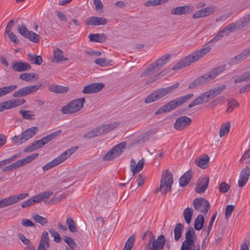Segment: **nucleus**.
Masks as SVG:
<instances>
[{"instance_id": "f257e3e1", "label": "nucleus", "mask_w": 250, "mask_h": 250, "mask_svg": "<svg viewBox=\"0 0 250 250\" xmlns=\"http://www.w3.org/2000/svg\"><path fill=\"white\" fill-rule=\"evenodd\" d=\"M211 49V48L210 46H206L195 51L175 64L172 68V70L180 69L189 65L192 62L198 61L200 58L206 55L210 51Z\"/></svg>"}, {"instance_id": "f03ea898", "label": "nucleus", "mask_w": 250, "mask_h": 250, "mask_svg": "<svg viewBox=\"0 0 250 250\" xmlns=\"http://www.w3.org/2000/svg\"><path fill=\"white\" fill-rule=\"evenodd\" d=\"M197 236L193 228L190 227L185 234V240L182 242L180 250H201L199 245L195 246Z\"/></svg>"}, {"instance_id": "7ed1b4c3", "label": "nucleus", "mask_w": 250, "mask_h": 250, "mask_svg": "<svg viewBox=\"0 0 250 250\" xmlns=\"http://www.w3.org/2000/svg\"><path fill=\"white\" fill-rule=\"evenodd\" d=\"M180 83H177L166 88H160L146 96L145 102L149 104L158 100L169 94L178 87Z\"/></svg>"}, {"instance_id": "20e7f679", "label": "nucleus", "mask_w": 250, "mask_h": 250, "mask_svg": "<svg viewBox=\"0 0 250 250\" xmlns=\"http://www.w3.org/2000/svg\"><path fill=\"white\" fill-rule=\"evenodd\" d=\"M173 182V176L172 174L169 172L168 170H165L162 176L159 188L161 193L166 195L167 192L169 191L171 189V185Z\"/></svg>"}, {"instance_id": "39448f33", "label": "nucleus", "mask_w": 250, "mask_h": 250, "mask_svg": "<svg viewBox=\"0 0 250 250\" xmlns=\"http://www.w3.org/2000/svg\"><path fill=\"white\" fill-rule=\"evenodd\" d=\"M38 131L37 126H32L26 129L20 135L15 136L12 138V141L17 145H21L25 141L33 137Z\"/></svg>"}, {"instance_id": "423d86ee", "label": "nucleus", "mask_w": 250, "mask_h": 250, "mask_svg": "<svg viewBox=\"0 0 250 250\" xmlns=\"http://www.w3.org/2000/svg\"><path fill=\"white\" fill-rule=\"evenodd\" d=\"M127 143L121 142L114 146L110 150L108 151L103 157L104 161H110L119 156L125 150Z\"/></svg>"}, {"instance_id": "0eeeda50", "label": "nucleus", "mask_w": 250, "mask_h": 250, "mask_svg": "<svg viewBox=\"0 0 250 250\" xmlns=\"http://www.w3.org/2000/svg\"><path fill=\"white\" fill-rule=\"evenodd\" d=\"M193 97L192 93L177 98L162 106L159 109H174L188 102Z\"/></svg>"}, {"instance_id": "6e6552de", "label": "nucleus", "mask_w": 250, "mask_h": 250, "mask_svg": "<svg viewBox=\"0 0 250 250\" xmlns=\"http://www.w3.org/2000/svg\"><path fill=\"white\" fill-rule=\"evenodd\" d=\"M42 86V83H37L33 85L26 86L15 91L13 96L15 98L24 97L36 92Z\"/></svg>"}, {"instance_id": "1a4fd4ad", "label": "nucleus", "mask_w": 250, "mask_h": 250, "mask_svg": "<svg viewBox=\"0 0 250 250\" xmlns=\"http://www.w3.org/2000/svg\"><path fill=\"white\" fill-rule=\"evenodd\" d=\"M18 31L22 36L28 39L31 42L38 43L40 41V35L32 31L28 30L23 25H18Z\"/></svg>"}, {"instance_id": "9d476101", "label": "nucleus", "mask_w": 250, "mask_h": 250, "mask_svg": "<svg viewBox=\"0 0 250 250\" xmlns=\"http://www.w3.org/2000/svg\"><path fill=\"white\" fill-rule=\"evenodd\" d=\"M193 206L196 210L200 211L205 215L210 208L208 201L203 198H196L193 201Z\"/></svg>"}, {"instance_id": "9b49d317", "label": "nucleus", "mask_w": 250, "mask_h": 250, "mask_svg": "<svg viewBox=\"0 0 250 250\" xmlns=\"http://www.w3.org/2000/svg\"><path fill=\"white\" fill-rule=\"evenodd\" d=\"M191 122V119L188 117L181 116L176 120L173 126L176 130L181 131L190 125Z\"/></svg>"}, {"instance_id": "f8f14e48", "label": "nucleus", "mask_w": 250, "mask_h": 250, "mask_svg": "<svg viewBox=\"0 0 250 250\" xmlns=\"http://www.w3.org/2000/svg\"><path fill=\"white\" fill-rule=\"evenodd\" d=\"M25 101L23 99H15L4 101L0 104V109H9L23 104Z\"/></svg>"}, {"instance_id": "ddd939ff", "label": "nucleus", "mask_w": 250, "mask_h": 250, "mask_svg": "<svg viewBox=\"0 0 250 250\" xmlns=\"http://www.w3.org/2000/svg\"><path fill=\"white\" fill-rule=\"evenodd\" d=\"M84 103V98L74 99L63 106L62 109H81Z\"/></svg>"}, {"instance_id": "4468645a", "label": "nucleus", "mask_w": 250, "mask_h": 250, "mask_svg": "<svg viewBox=\"0 0 250 250\" xmlns=\"http://www.w3.org/2000/svg\"><path fill=\"white\" fill-rule=\"evenodd\" d=\"M104 85L103 83H91L85 86L82 91L83 94H92L100 91Z\"/></svg>"}, {"instance_id": "2eb2a0df", "label": "nucleus", "mask_w": 250, "mask_h": 250, "mask_svg": "<svg viewBox=\"0 0 250 250\" xmlns=\"http://www.w3.org/2000/svg\"><path fill=\"white\" fill-rule=\"evenodd\" d=\"M211 80L210 78L208 77L207 73L201 76L196 79L193 82L191 83L188 88L190 89H193L199 87L203 84L209 83Z\"/></svg>"}, {"instance_id": "dca6fc26", "label": "nucleus", "mask_w": 250, "mask_h": 250, "mask_svg": "<svg viewBox=\"0 0 250 250\" xmlns=\"http://www.w3.org/2000/svg\"><path fill=\"white\" fill-rule=\"evenodd\" d=\"M85 24L87 25H105L107 23V20L105 18L99 17H91L86 19L84 21Z\"/></svg>"}, {"instance_id": "f3484780", "label": "nucleus", "mask_w": 250, "mask_h": 250, "mask_svg": "<svg viewBox=\"0 0 250 250\" xmlns=\"http://www.w3.org/2000/svg\"><path fill=\"white\" fill-rule=\"evenodd\" d=\"M211 99L208 92L201 94L197 98L192 101L188 105L189 108L193 107L197 105L201 104L207 103Z\"/></svg>"}, {"instance_id": "a211bd4d", "label": "nucleus", "mask_w": 250, "mask_h": 250, "mask_svg": "<svg viewBox=\"0 0 250 250\" xmlns=\"http://www.w3.org/2000/svg\"><path fill=\"white\" fill-rule=\"evenodd\" d=\"M209 177L206 176L200 177L197 182L196 191L198 193L204 192L208 187Z\"/></svg>"}, {"instance_id": "6ab92c4d", "label": "nucleus", "mask_w": 250, "mask_h": 250, "mask_svg": "<svg viewBox=\"0 0 250 250\" xmlns=\"http://www.w3.org/2000/svg\"><path fill=\"white\" fill-rule=\"evenodd\" d=\"M11 66L14 71L17 72H22L31 68L30 64L20 61H13L11 62Z\"/></svg>"}, {"instance_id": "aec40b11", "label": "nucleus", "mask_w": 250, "mask_h": 250, "mask_svg": "<svg viewBox=\"0 0 250 250\" xmlns=\"http://www.w3.org/2000/svg\"><path fill=\"white\" fill-rule=\"evenodd\" d=\"M38 153H34L30 156H28L25 158L19 160L16 162L13 163L15 169L29 163L32 161L36 159L38 156Z\"/></svg>"}, {"instance_id": "412c9836", "label": "nucleus", "mask_w": 250, "mask_h": 250, "mask_svg": "<svg viewBox=\"0 0 250 250\" xmlns=\"http://www.w3.org/2000/svg\"><path fill=\"white\" fill-rule=\"evenodd\" d=\"M149 241L152 242V247L163 250L166 243V239L165 237L163 235H161L158 237L156 240L155 239L153 236H152L150 238Z\"/></svg>"}, {"instance_id": "4be33fe9", "label": "nucleus", "mask_w": 250, "mask_h": 250, "mask_svg": "<svg viewBox=\"0 0 250 250\" xmlns=\"http://www.w3.org/2000/svg\"><path fill=\"white\" fill-rule=\"evenodd\" d=\"M250 174L249 168L246 167L243 168L241 171L238 185L239 187H243L247 183Z\"/></svg>"}, {"instance_id": "5701e85b", "label": "nucleus", "mask_w": 250, "mask_h": 250, "mask_svg": "<svg viewBox=\"0 0 250 250\" xmlns=\"http://www.w3.org/2000/svg\"><path fill=\"white\" fill-rule=\"evenodd\" d=\"M144 164L145 162L143 158L140 160L137 164H136V162L133 159L131 160L130 167L133 176L142 170L144 167Z\"/></svg>"}, {"instance_id": "b1692460", "label": "nucleus", "mask_w": 250, "mask_h": 250, "mask_svg": "<svg viewBox=\"0 0 250 250\" xmlns=\"http://www.w3.org/2000/svg\"><path fill=\"white\" fill-rule=\"evenodd\" d=\"M192 8L188 5L177 7L173 9L171 14L176 15H187L191 13Z\"/></svg>"}, {"instance_id": "393cba45", "label": "nucleus", "mask_w": 250, "mask_h": 250, "mask_svg": "<svg viewBox=\"0 0 250 250\" xmlns=\"http://www.w3.org/2000/svg\"><path fill=\"white\" fill-rule=\"evenodd\" d=\"M170 57V55L169 54H166L151 64L152 66H154V72H157L161 67L167 62Z\"/></svg>"}, {"instance_id": "a878e982", "label": "nucleus", "mask_w": 250, "mask_h": 250, "mask_svg": "<svg viewBox=\"0 0 250 250\" xmlns=\"http://www.w3.org/2000/svg\"><path fill=\"white\" fill-rule=\"evenodd\" d=\"M213 11V8L210 7H206L196 12L192 15V18L194 19H199L208 16L212 14Z\"/></svg>"}, {"instance_id": "bb28decb", "label": "nucleus", "mask_w": 250, "mask_h": 250, "mask_svg": "<svg viewBox=\"0 0 250 250\" xmlns=\"http://www.w3.org/2000/svg\"><path fill=\"white\" fill-rule=\"evenodd\" d=\"M194 162L199 167L202 169H206L208 166L209 158L207 155L204 154L202 157L196 158Z\"/></svg>"}, {"instance_id": "cd10ccee", "label": "nucleus", "mask_w": 250, "mask_h": 250, "mask_svg": "<svg viewBox=\"0 0 250 250\" xmlns=\"http://www.w3.org/2000/svg\"><path fill=\"white\" fill-rule=\"evenodd\" d=\"M119 124L117 122H114L112 124H105L98 127L100 135L108 133V132L112 130L114 128L118 127Z\"/></svg>"}, {"instance_id": "c85d7f7f", "label": "nucleus", "mask_w": 250, "mask_h": 250, "mask_svg": "<svg viewBox=\"0 0 250 250\" xmlns=\"http://www.w3.org/2000/svg\"><path fill=\"white\" fill-rule=\"evenodd\" d=\"M192 177L191 169L188 170L179 179V185L181 187L186 186L189 182Z\"/></svg>"}, {"instance_id": "c756f323", "label": "nucleus", "mask_w": 250, "mask_h": 250, "mask_svg": "<svg viewBox=\"0 0 250 250\" xmlns=\"http://www.w3.org/2000/svg\"><path fill=\"white\" fill-rule=\"evenodd\" d=\"M88 37L91 42L99 43L104 42L107 38L104 34H90Z\"/></svg>"}, {"instance_id": "7c9ffc66", "label": "nucleus", "mask_w": 250, "mask_h": 250, "mask_svg": "<svg viewBox=\"0 0 250 250\" xmlns=\"http://www.w3.org/2000/svg\"><path fill=\"white\" fill-rule=\"evenodd\" d=\"M78 148V146L72 147L65 151L62 153L61 154L58 156L61 163L65 161L67 158L73 154Z\"/></svg>"}, {"instance_id": "2f4dec72", "label": "nucleus", "mask_w": 250, "mask_h": 250, "mask_svg": "<svg viewBox=\"0 0 250 250\" xmlns=\"http://www.w3.org/2000/svg\"><path fill=\"white\" fill-rule=\"evenodd\" d=\"M48 89L50 91L56 93H62L66 92L68 88L66 86L53 84L49 86Z\"/></svg>"}, {"instance_id": "473e14b6", "label": "nucleus", "mask_w": 250, "mask_h": 250, "mask_svg": "<svg viewBox=\"0 0 250 250\" xmlns=\"http://www.w3.org/2000/svg\"><path fill=\"white\" fill-rule=\"evenodd\" d=\"M225 70V66L221 65L211 70L207 74L208 77L212 80L218 76L220 73H222Z\"/></svg>"}, {"instance_id": "72a5a7b5", "label": "nucleus", "mask_w": 250, "mask_h": 250, "mask_svg": "<svg viewBox=\"0 0 250 250\" xmlns=\"http://www.w3.org/2000/svg\"><path fill=\"white\" fill-rule=\"evenodd\" d=\"M54 58L56 62L66 61L67 58L63 56V52L60 49L57 48L54 51Z\"/></svg>"}, {"instance_id": "f704fd0d", "label": "nucleus", "mask_w": 250, "mask_h": 250, "mask_svg": "<svg viewBox=\"0 0 250 250\" xmlns=\"http://www.w3.org/2000/svg\"><path fill=\"white\" fill-rule=\"evenodd\" d=\"M63 240L67 244L65 247L66 250H76L77 245L72 238L65 236L63 237Z\"/></svg>"}, {"instance_id": "c9c22d12", "label": "nucleus", "mask_w": 250, "mask_h": 250, "mask_svg": "<svg viewBox=\"0 0 250 250\" xmlns=\"http://www.w3.org/2000/svg\"><path fill=\"white\" fill-rule=\"evenodd\" d=\"M234 26L235 24L233 23H230L219 31L217 35L220 40H221L224 36L228 35L232 31Z\"/></svg>"}, {"instance_id": "e433bc0d", "label": "nucleus", "mask_w": 250, "mask_h": 250, "mask_svg": "<svg viewBox=\"0 0 250 250\" xmlns=\"http://www.w3.org/2000/svg\"><path fill=\"white\" fill-rule=\"evenodd\" d=\"M17 87V85H10L0 88V97L5 96L15 91Z\"/></svg>"}, {"instance_id": "4c0bfd02", "label": "nucleus", "mask_w": 250, "mask_h": 250, "mask_svg": "<svg viewBox=\"0 0 250 250\" xmlns=\"http://www.w3.org/2000/svg\"><path fill=\"white\" fill-rule=\"evenodd\" d=\"M226 86L224 84L208 90L207 92L210 98L212 99L220 94L226 88Z\"/></svg>"}, {"instance_id": "58836bf2", "label": "nucleus", "mask_w": 250, "mask_h": 250, "mask_svg": "<svg viewBox=\"0 0 250 250\" xmlns=\"http://www.w3.org/2000/svg\"><path fill=\"white\" fill-rule=\"evenodd\" d=\"M250 54V47L248 49H245L241 53L239 54L236 56L233 59L235 60V63H238L242 61L248 57Z\"/></svg>"}, {"instance_id": "ea45409f", "label": "nucleus", "mask_w": 250, "mask_h": 250, "mask_svg": "<svg viewBox=\"0 0 250 250\" xmlns=\"http://www.w3.org/2000/svg\"><path fill=\"white\" fill-rule=\"evenodd\" d=\"M62 163L59 158L57 157L55 158L51 161L47 163L44 166L42 167V169L44 171H46L52 167H54Z\"/></svg>"}, {"instance_id": "a19ab883", "label": "nucleus", "mask_w": 250, "mask_h": 250, "mask_svg": "<svg viewBox=\"0 0 250 250\" xmlns=\"http://www.w3.org/2000/svg\"><path fill=\"white\" fill-rule=\"evenodd\" d=\"M61 132L62 131L61 130H57L50 133L46 136L42 138L41 139L42 141V143H44L43 145H45V144L50 142L52 139L59 135Z\"/></svg>"}, {"instance_id": "79ce46f5", "label": "nucleus", "mask_w": 250, "mask_h": 250, "mask_svg": "<svg viewBox=\"0 0 250 250\" xmlns=\"http://www.w3.org/2000/svg\"><path fill=\"white\" fill-rule=\"evenodd\" d=\"M193 210L191 208H187L183 212V216L186 222L189 224L193 216Z\"/></svg>"}, {"instance_id": "37998d69", "label": "nucleus", "mask_w": 250, "mask_h": 250, "mask_svg": "<svg viewBox=\"0 0 250 250\" xmlns=\"http://www.w3.org/2000/svg\"><path fill=\"white\" fill-rule=\"evenodd\" d=\"M184 228V225L181 223L176 224L174 229V238L176 241H178L180 239Z\"/></svg>"}, {"instance_id": "c03bdc74", "label": "nucleus", "mask_w": 250, "mask_h": 250, "mask_svg": "<svg viewBox=\"0 0 250 250\" xmlns=\"http://www.w3.org/2000/svg\"><path fill=\"white\" fill-rule=\"evenodd\" d=\"M204 224V217L202 215H198L196 218L194 227L196 230H200L203 227Z\"/></svg>"}, {"instance_id": "a18cd8bd", "label": "nucleus", "mask_w": 250, "mask_h": 250, "mask_svg": "<svg viewBox=\"0 0 250 250\" xmlns=\"http://www.w3.org/2000/svg\"><path fill=\"white\" fill-rule=\"evenodd\" d=\"M28 196V194L27 193H23L20 194H18L15 196H12L9 197L11 205H13L18 201L22 200L25 199Z\"/></svg>"}, {"instance_id": "49530a36", "label": "nucleus", "mask_w": 250, "mask_h": 250, "mask_svg": "<svg viewBox=\"0 0 250 250\" xmlns=\"http://www.w3.org/2000/svg\"><path fill=\"white\" fill-rule=\"evenodd\" d=\"M28 59L32 63L37 65H41L43 61L41 56H37L33 54H28Z\"/></svg>"}, {"instance_id": "de8ad7c7", "label": "nucleus", "mask_w": 250, "mask_h": 250, "mask_svg": "<svg viewBox=\"0 0 250 250\" xmlns=\"http://www.w3.org/2000/svg\"><path fill=\"white\" fill-rule=\"evenodd\" d=\"M230 125L231 124L229 122H228L226 124H223L221 125L219 131L220 137H222L229 133L230 129Z\"/></svg>"}, {"instance_id": "09e8293b", "label": "nucleus", "mask_w": 250, "mask_h": 250, "mask_svg": "<svg viewBox=\"0 0 250 250\" xmlns=\"http://www.w3.org/2000/svg\"><path fill=\"white\" fill-rule=\"evenodd\" d=\"M94 62L101 66H106L111 65L112 61L104 58H97L94 60Z\"/></svg>"}, {"instance_id": "8fccbe9b", "label": "nucleus", "mask_w": 250, "mask_h": 250, "mask_svg": "<svg viewBox=\"0 0 250 250\" xmlns=\"http://www.w3.org/2000/svg\"><path fill=\"white\" fill-rule=\"evenodd\" d=\"M32 218L35 221L42 226H44L47 223V219L45 218L42 217L36 213H34L32 214Z\"/></svg>"}, {"instance_id": "3c124183", "label": "nucleus", "mask_w": 250, "mask_h": 250, "mask_svg": "<svg viewBox=\"0 0 250 250\" xmlns=\"http://www.w3.org/2000/svg\"><path fill=\"white\" fill-rule=\"evenodd\" d=\"M250 80V71H246L234 80L235 83H241Z\"/></svg>"}, {"instance_id": "603ef678", "label": "nucleus", "mask_w": 250, "mask_h": 250, "mask_svg": "<svg viewBox=\"0 0 250 250\" xmlns=\"http://www.w3.org/2000/svg\"><path fill=\"white\" fill-rule=\"evenodd\" d=\"M135 238L134 235L130 236L125 242L123 250H131L133 246Z\"/></svg>"}, {"instance_id": "864d4df0", "label": "nucleus", "mask_w": 250, "mask_h": 250, "mask_svg": "<svg viewBox=\"0 0 250 250\" xmlns=\"http://www.w3.org/2000/svg\"><path fill=\"white\" fill-rule=\"evenodd\" d=\"M66 197V195L65 193H62L60 195L53 196L49 201L50 204H55L60 202L62 200Z\"/></svg>"}, {"instance_id": "5fc2aeb1", "label": "nucleus", "mask_w": 250, "mask_h": 250, "mask_svg": "<svg viewBox=\"0 0 250 250\" xmlns=\"http://www.w3.org/2000/svg\"><path fill=\"white\" fill-rule=\"evenodd\" d=\"M40 243L44 244L47 246V248L49 247V238L48 233L47 231H43L41 235Z\"/></svg>"}, {"instance_id": "6e6d98bb", "label": "nucleus", "mask_w": 250, "mask_h": 250, "mask_svg": "<svg viewBox=\"0 0 250 250\" xmlns=\"http://www.w3.org/2000/svg\"><path fill=\"white\" fill-rule=\"evenodd\" d=\"M98 127L94 128L91 131H89L86 134L84 135L83 137L86 139H91L96 136H98L100 135V132L99 131Z\"/></svg>"}, {"instance_id": "4d7b16f0", "label": "nucleus", "mask_w": 250, "mask_h": 250, "mask_svg": "<svg viewBox=\"0 0 250 250\" xmlns=\"http://www.w3.org/2000/svg\"><path fill=\"white\" fill-rule=\"evenodd\" d=\"M35 76L34 73H25L21 74L20 78L22 81L30 82L35 78Z\"/></svg>"}, {"instance_id": "13d9d810", "label": "nucleus", "mask_w": 250, "mask_h": 250, "mask_svg": "<svg viewBox=\"0 0 250 250\" xmlns=\"http://www.w3.org/2000/svg\"><path fill=\"white\" fill-rule=\"evenodd\" d=\"M66 223L70 231L72 232H75L77 231V228L76 226H75L74 221L71 217L68 218L66 220Z\"/></svg>"}, {"instance_id": "bf43d9fd", "label": "nucleus", "mask_w": 250, "mask_h": 250, "mask_svg": "<svg viewBox=\"0 0 250 250\" xmlns=\"http://www.w3.org/2000/svg\"><path fill=\"white\" fill-rule=\"evenodd\" d=\"M20 112L22 117L26 119L31 120L35 117V115L32 113L31 110H20Z\"/></svg>"}, {"instance_id": "052dcab7", "label": "nucleus", "mask_w": 250, "mask_h": 250, "mask_svg": "<svg viewBox=\"0 0 250 250\" xmlns=\"http://www.w3.org/2000/svg\"><path fill=\"white\" fill-rule=\"evenodd\" d=\"M4 35H7L11 42H13L15 44H18L20 43L19 40L18 39L17 36L12 31L5 32Z\"/></svg>"}, {"instance_id": "680f3d73", "label": "nucleus", "mask_w": 250, "mask_h": 250, "mask_svg": "<svg viewBox=\"0 0 250 250\" xmlns=\"http://www.w3.org/2000/svg\"><path fill=\"white\" fill-rule=\"evenodd\" d=\"M229 188V185L225 182L221 183L218 187L219 190L222 193L228 192Z\"/></svg>"}, {"instance_id": "e2e57ef3", "label": "nucleus", "mask_w": 250, "mask_h": 250, "mask_svg": "<svg viewBox=\"0 0 250 250\" xmlns=\"http://www.w3.org/2000/svg\"><path fill=\"white\" fill-rule=\"evenodd\" d=\"M239 104L235 99H230L228 102V109L229 108L233 109L239 107Z\"/></svg>"}, {"instance_id": "0e129e2a", "label": "nucleus", "mask_w": 250, "mask_h": 250, "mask_svg": "<svg viewBox=\"0 0 250 250\" xmlns=\"http://www.w3.org/2000/svg\"><path fill=\"white\" fill-rule=\"evenodd\" d=\"M49 232L54 238V240L57 243H60L62 241V239L60 234L55 229H52L49 230Z\"/></svg>"}, {"instance_id": "69168bd1", "label": "nucleus", "mask_w": 250, "mask_h": 250, "mask_svg": "<svg viewBox=\"0 0 250 250\" xmlns=\"http://www.w3.org/2000/svg\"><path fill=\"white\" fill-rule=\"evenodd\" d=\"M154 72V66L151 64L149 65L147 67L145 68L142 73L140 74L141 77H144L147 76L150 73Z\"/></svg>"}, {"instance_id": "338daca9", "label": "nucleus", "mask_w": 250, "mask_h": 250, "mask_svg": "<svg viewBox=\"0 0 250 250\" xmlns=\"http://www.w3.org/2000/svg\"><path fill=\"white\" fill-rule=\"evenodd\" d=\"M240 162L247 163L250 162V149L247 150L240 159Z\"/></svg>"}, {"instance_id": "774afa93", "label": "nucleus", "mask_w": 250, "mask_h": 250, "mask_svg": "<svg viewBox=\"0 0 250 250\" xmlns=\"http://www.w3.org/2000/svg\"><path fill=\"white\" fill-rule=\"evenodd\" d=\"M234 209L233 205H229L227 206L225 211V218L228 219L231 216L232 211Z\"/></svg>"}]
</instances>
